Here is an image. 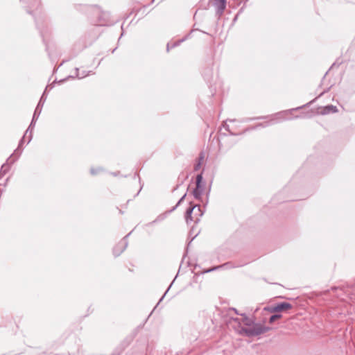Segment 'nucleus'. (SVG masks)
<instances>
[{
  "instance_id": "obj_21",
  "label": "nucleus",
  "mask_w": 355,
  "mask_h": 355,
  "mask_svg": "<svg viewBox=\"0 0 355 355\" xmlns=\"http://www.w3.org/2000/svg\"><path fill=\"white\" fill-rule=\"evenodd\" d=\"M194 214V217H198L199 218L201 217V216H199V212L198 211H195L193 212Z\"/></svg>"
},
{
  "instance_id": "obj_3",
  "label": "nucleus",
  "mask_w": 355,
  "mask_h": 355,
  "mask_svg": "<svg viewBox=\"0 0 355 355\" xmlns=\"http://www.w3.org/2000/svg\"><path fill=\"white\" fill-rule=\"evenodd\" d=\"M198 211L199 212V216H202L203 211L201 210V207L199 205H191L187 209L185 213V220L187 223H189L191 221L198 223L199 221L198 217H194L193 212Z\"/></svg>"
},
{
  "instance_id": "obj_11",
  "label": "nucleus",
  "mask_w": 355,
  "mask_h": 355,
  "mask_svg": "<svg viewBox=\"0 0 355 355\" xmlns=\"http://www.w3.org/2000/svg\"><path fill=\"white\" fill-rule=\"evenodd\" d=\"M189 36V35H187L185 37L182 38V40H180L177 42L172 43V44L168 43L167 46H166L167 51H169L170 48H174V47L180 45V44L182 43V42H184V40H186Z\"/></svg>"
},
{
  "instance_id": "obj_18",
  "label": "nucleus",
  "mask_w": 355,
  "mask_h": 355,
  "mask_svg": "<svg viewBox=\"0 0 355 355\" xmlns=\"http://www.w3.org/2000/svg\"><path fill=\"white\" fill-rule=\"evenodd\" d=\"M223 127H224V128H225V130H227V131H228L231 135H234V134H233V133L230 130L229 125H228L226 123H225L223 124Z\"/></svg>"
},
{
  "instance_id": "obj_15",
  "label": "nucleus",
  "mask_w": 355,
  "mask_h": 355,
  "mask_svg": "<svg viewBox=\"0 0 355 355\" xmlns=\"http://www.w3.org/2000/svg\"><path fill=\"white\" fill-rule=\"evenodd\" d=\"M187 194L185 193L180 200L178 202V203L176 204V205L175 207H173L170 211L169 212H172L180 204L181 202L184 200V199L185 198Z\"/></svg>"
},
{
  "instance_id": "obj_1",
  "label": "nucleus",
  "mask_w": 355,
  "mask_h": 355,
  "mask_svg": "<svg viewBox=\"0 0 355 355\" xmlns=\"http://www.w3.org/2000/svg\"><path fill=\"white\" fill-rule=\"evenodd\" d=\"M241 315L243 316L242 322L245 325L248 326V327H242L240 332L241 334H244L247 336L251 337L259 336L267 332L270 329L269 327H266L259 323L253 324V320L247 317L244 314H241Z\"/></svg>"
},
{
  "instance_id": "obj_24",
  "label": "nucleus",
  "mask_w": 355,
  "mask_h": 355,
  "mask_svg": "<svg viewBox=\"0 0 355 355\" xmlns=\"http://www.w3.org/2000/svg\"><path fill=\"white\" fill-rule=\"evenodd\" d=\"M166 292H167V291L165 292V293H164V295L162 296V298H160V300H159V301L162 300V299H163V297L165 296V295H166Z\"/></svg>"
},
{
  "instance_id": "obj_8",
  "label": "nucleus",
  "mask_w": 355,
  "mask_h": 355,
  "mask_svg": "<svg viewBox=\"0 0 355 355\" xmlns=\"http://www.w3.org/2000/svg\"><path fill=\"white\" fill-rule=\"evenodd\" d=\"M96 12L99 15L96 21L97 25L107 26L109 24L110 14L108 12H101L99 9H96Z\"/></svg>"
},
{
  "instance_id": "obj_2",
  "label": "nucleus",
  "mask_w": 355,
  "mask_h": 355,
  "mask_svg": "<svg viewBox=\"0 0 355 355\" xmlns=\"http://www.w3.org/2000/svg\"><path fill=\"white\" fill-rule=\"evenodd\" d=\"M300 108V107H297V108L291 109V110H287V111H284V112H278L275 115H274L271 118V119L270 121L264 122V123H259L257 125H255L254 127H252L250 128V130L257 129V128H260V127L265 128V127H267V126H268L270 125L275 124V123H277L279 120L286 119V116H287V114L289 112H293L294 110H298Z\"/></svg>"
},
{
  "instance_id": "obj_16",
  "label": "nucleus",
  "mask_w": 355,
  "mask_h": 355,
  "mask_svg": "<svg viewBox=\"0 0 355 355\" xmlns=\"http://www.w3.org/2000/svg\"><path fill=\"white\" fill-rule=\"evenodd\" d=\"M281 316H282V315H279V314H274V315H271V316H270L269 321H270V323H272V322H275L276 320H277V319L280 318H281Z\"/></svg>"
},
{
  "instance_id": "obj_13",
  "label": "nucleus",
  "mask_w": 355,
  "mask_h": 355,
  "mask_svg": "<svg viewBox=\"0 0 355 355\" xmlns=\"http://www.w3.org/2000/svg\"><path fill=\"white\" fill-rule=\"evenodd\" d=\"M76 76L78 78H83L89 75V72H86L85 71H83L81 73L79 72V69L76 68Z\"/></svg>"
},
{
  "instance_id": "obj_19",
  "label": "nucleus",
  "mask_w": 355,
  "mask_h": 355,
  "mask_svg": "<svg viewBox=\"0 0 355 355\" xmlns=\"http://www.w3.org/2000/svg\"><path fill=\"white\" fill-rule=\"evenodd\" d=\"M44 103V102H42V101H40L36 107H41V109H42Z\"/></svg>"
},
{
  "instance_id": "obj_25",
  "label": "nucleus",
  "mask_w": 355,
  "mask_h": 355,
  "mask_svg": "<svg viewBox=\"0 0 355 355\" xmlns=\"http://www.w3.org/2000/svg\"><path fill=\"white\" fill-rule=\"evenodd\" d=\"M233 310L235 311V313H236V314H239V313H238V312L236 311V309H233Z\"/></svg>"
},
{
  "instance_id": "obj_23",
  "label": "nucleus",
  "mask_w": 355,
  "mask_h": 355,
  "mask_svg": "<svg viewBox=\"0 0 355 355\" xmlns=\"http://www.w3.org/2000/svg\"><path fill=\"white\" fill-rule=\"evenodd\" d=\"M235 321L238 322L240 324V320L238 318L234 319Z\"/></svg>"
},
{
  "instance_id": "obj_17",
  "label": "nucleus",
  "mask_w": 355,
  "mask_h": 355,
  "mask_svg": "<svg viewBox=\"0 0 355 355\" xmlns=\"http://www.w3.org/2000/svg\"><path fill=\"white\" fill-rule=\"evenodd\" d=\"M101 170L100 168H91L90 171L92 175H96L98 173V172Z\"/></svg>"
},
{
  "instance_id": "obj_20",
  "label": "nucleus",
  "mask_w": 355,
  "mask_h": 355,
  "mask_svg": "<svg viewBox=\"0 0 355 355\" xmlns=\"http://www.w3.org/2000/svg\"><path fill=\"white\" fill-rule=\"evenodd\" d=\"M44 95H45V93H44V94H42V96H41L40 100V101H42V102H44H44H45V101H46V97L44 96Z\"/></svg>"
},
{
  "instance_id": "obj_9",
  "label": "nucleus",
  "mask_w": 355,
  "mask_h": 355,
  "mask_svg": "<svg viewBox=\"0 0 355 355\" xmlns=\"http://www.w3.org/2000/svg\"><path fill=\"white\" fill-rule=\"evenodd\" d=\"M338 112V108L336 106L333 105H328L324 107H322L320 109V114L322 115H326L331 113H336Z\"/></svg>"
},
{
  "instance_id": "obj_6",
  "label": "nucleus",
  "mask_w": 355,
  "mask_h": 355,
  "mask_svg": "<svg viewBox=\"0 0 355 355\" xmlns=\"http://www.w3.org/2000/svg\"><path fill=\"white\" fill-rule=\"evenodd\" d=\"M41 112H42L41 107L35 108L33 116L32 121H31L28 128L26 130L25 134H24V139L25 138L26 135H28V134H29V135H28L29 139L28 141V143H29L32 139V128L35 123V121L38 119Z\"/></svg>"
},
{
  "instance_id": "obj_22",
  "label": "nucleus",
  "mask_w": 355,
  "mask_h": 355,
  "mask_svg": "<svg viewBox=\"0 0 355 355\" xmlns=\"http://www.w3.org/2000/svg\"><path fill=\"white\" fill-rule=\"evenodd\" d=\"M22 0H12L13 3L19 2L20 3Z\"/></svg>"
},
{
  "instance_id": "obj_14",
  "label": "nucleus",
  "mask_w": 355,
  "mask_h": 355,
  "mask_svg": "<svg viewBox=\"0 0 355 355\" xmlns=\"http://www.w3.org/2000/svg\"><path fill=\"white\" fill-rule=\"evenodd\" d=\"M204 157L202 155H200V158H199V161L198 163H196L195 165H194V171H198L200 166H201V162L202 160L203 159Z\"/></svg>"
},
{
  "instance_id": "obj_7",
  "label": "nucleus",
  "mask_w": 355,
  "mask_h": 355,
  "mask_svg": "<svg viewBox=\"0 0 355 355\" xmlns=\"http://www.w3.org/2000/svg\"><path fill=\"white\" fill-rule=\"evenodd\" d=\"M211 4L216 9V13L218 16H221L226 7L225 0H210Z\"/></svg>"
},
{
  "instance_id": "obj_26",
  "label": "nucleus",
  "mask_w": 355,
  "mask_h": 355,
  "mask_svg": "<svg viewBox=\"0 0 355 355\" xmlns=\"http://www.w3.org/2000/svg\"><path fill=\"white\" fill-rule=\"evenodd\" d=\"M266 117L264 116H261V117H259L258 119H265Z\"/></svg>"
},
{
  "instance_id": "obj_10",
  "label": "nucleus",
  "mask_w": 355,
  "mask_h": 355,
  "mask_svg": "<svg viewBox=\"0 0 355 355\" xmlns=\"http://www.w3.org/2000/svg\"><path fill=\"white\" fill-rule=\"evenodd\" d=\"M291 308H292V305L290 303L284 302H281L279 304H276L272 308V311L279 312V311H285V310H287V309H289Z\"/></svg>"
},
{
  "instance_id": "obj_12",
  "label": "nucleus",
  "mask_w": 355,
  "mask_h": 355,
  "mask_svg": "<svg viewBox=\"0 0 355 355\" xmlns=\"http://www.w3.org/2000/svg\"><path fill=\"white\" fill-rule=\"evenodd\" d=\"M230 265H231L230 263H226L225 264H223V265H220V266H216V267H213L211 268L207 269V270H205V272H212V271H214L216 270H218L219 268H227L229 267V266H230Z\"/></svg>"
},
{
  "instance_id": "obj_5",
  "label": "nucleus",
  "mask_w": 355,
  "mask_h": 355,
  "mask_svg": "<svg viewBox=\"0 0 355 355\" xmlns=\"http://www.w3.org/2000/svg\"><path fill=\"white\" fill-rule=\"evenodd\" d=\"M202 175L198 174L196 176V187L193 191V196L196 199L200 200L204 191V186L202 184Z\"/></svg>"
},
{
  "instance_id": "obj_4",
  "label": "nucleus",
  "mask_w": 355,
  "mask_h": 355,
  "mask_svg": "<svg viewBox=\"0 0 355 355\" xmlns=\"http://www.w3.org/2000/svg\"><path fill=\"white\" fill-rule=\"evenodd\" d=\"M130 234L131 232L128 234L117 245L114 247L113 254L114 257H119L126 249L128 245V237Z\"/></svg>"
}]
</instances>
